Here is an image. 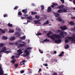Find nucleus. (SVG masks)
<instances>
[{
	"mask_svg": "<svg viewBox=\"0 0 75 75\" xmlns=\"http://www.w3.org/2000/svg\"><path fill=\"white\" fill-rule=\"evenodd\" d=\"M15 57H14V56H12V57H11V58H12V59H14V58H15Z\"/></svg>",
	"mask_w": 75,
	"mask_h": 75,
	"instance_id": "54",
	"label": "nucleus"
},
{
	"mask_svg": "<svg viewBox=\"0 0 75 75\" xmlns=\"http://www.w3.org/2000/svg\"><path fill=\"white\" fill-rule=\"evenodd\" d=\"M57 73H54L52 74V75H57Z\"/></svg>",
	"mask_w": 75,
	"mask_h": 75,
	"instance_id": "50",
	"label": "nucleus"
},
{
	"mask_svg": "<svg viewBox=\"0 0 75 75\" xmlns=\"http://www.w3.org/2000/svg\"><path fill=\"white\" fill-rule=\"evenodd\" d=\"M44 41L45 42H47V41H50V40H47V39H46L44 40Z\"/></svg>",
	"mask_w": 75,
	"mask_h": 75,
	"instance_id": "35",
	"label": "nucleus"
},
{
	"mask_svg": "<svg viewBox=\"0 0 75 75\" xmlns=\"http://www.w3.org/2000/svg\"><path fill=\"white\" fill-rule=\"evenodd\" d=\"M67 12V9L64 8L62 10V13H66Z\"/></svg>",
	"mask_w": 75,
	"mask_h": 75,
	"instance_id": "15",
	"label": "nucleus"
},
{
	"mask_svg": "<svg viewBox=\"0 0 75 75\" xmlns=\"http://www.w3.org/2000/svg\"><path fill=\"white\" fill-rule=\"evenodd\" d=\"M65 42L66 43H68V42H69V40H68V39H66Z\"/></svg>",
	"mask_w": 75,
	"mask_h": 75,
	"instance_id": "33",
	"label": "nucleus"
},
{
	"mask_svg": "<svg viewBox=\"0 0 75 75\" xmlns=\"http://www.w3.org/2000/svg\"><path fill=\"white\" fill-rule=\"evenodd\" d=\"M41 9L42 11H44V6L43 5H42L41 6Z\"/></svg>",
	"mask_w": 75,
	"mask_h": 75,
	"instance_id": "21",
	"label": "nucleus"
},
{
	"mask_svg": "<svg viewBox=\"0 0 75 75\" xmlns=\"http://www.w3.org/2000/svg\"><path fill=\"white\" fill-rule=\"evenodd\" d=\"M25 62V60H22V62H20V63H21L23 62Z\"/></svg>",
	"mask_w": 75,
	"mask_h": 75,
	"instance_id": "48",
	"label": "nucleus"
},
{
	"mask_svg": "<svg viewBox=\"0 0 75 75\" xmlns=\"http://www.w3.org/2000/svg\"><path fill=\"white\" fill-rule=\"evenodd\" d=\"M25 18V17H21V18L22 19H23V18Z\"/></svg>",
	"mask_w": 75,
	"mask_h": 75,
	"instance_id": "62",
	"label": "nucleus"
},
{
	"mask_svg": "<svg viewBox=\"0 0 75 75\" xmlns=\"http://www.w3.org/2000/svg\"><path fill=\"white\" fill-rule=\"evenodd\" d=\"M49 33L51 35V34H52V32H51V31H50L49 32Z\"/></svg>",
	"mask_w": 75,
	"mask_h": 75,
	"instance_id": "53",
	"label": "nucleus"
},
{
	"mask_svg": "<svg viewBox=\"0 0 75 75\" xmlns=\"http://www.w3.org/2000/svg\"><path fill=\"white\" fill-rule=\"evenodd\" d=\"M8 16H7V14H5L4 15V17H7Z\"/></svg>",
	"mask_w": 75,
	"mask_h": 75,
	"instance_id": "42",
	"label": "nucleus"
},
{
	"mask_svg": "<svg viewBox=\"0 0 75 75\" xmlns=\"http://www.w3.org/2000/svg\"><path fill=\"white\" fill-rule=\"evenodd\" d=\"M60 28L62 30H67V26H64V27L63 26H60Z\"/></svg>",
	"mask_w": 75,
	"mask_h": 75,
	"instance_id": "7",
	"label": "nucleus"
},
{
	"mask_svg": "<svg viewBox=\"0 0 75 75\" xmlns=\"http://www.w3.org/2000/svg\"><path fill=\"white\" fill-rule=\"evenodd\" d=\"M0 31H1L3 34H4L5 33V31L1 29H0Z\"/></svg>",
	"mask_w": 75,
	"mask_h": 75,
	"instance_id": "25",
	"label": "nucleus"
},
{
	"mask_svg": "<svg viewBox=\"0 0 75 75\" xmlns=\"http://www.w3.org/2000/svg\"><path fill=\"white\" fill-rule=\"evenodd\" d=\"M50 34L49 33H48L47 34V37H50Z\"/></svg>",
	"mask_w": 75,
	"mask_h": 75,
	"instance_id": "44",
	"label": "nucleus"
},
{
	"mask_svg": "<svg viewBox=\"0 0 75 75\" xmlns=\"http://www.w3.org/2000/svg\"><path fill=\"white\" fill-rule=\"evenodd\" d=\"M73 37H74V38H74V39H75V36L74 35L73 36Z\"/></svg>",
	"mask_w": 75,
	"mask_h": 75,
	"instance_id": "63",
	"label": "nucleus"
},
{
	"mask_svg": "<svg viewBox=\"0 0 75 75\" xmlns=\"http://www.w3.org/2000/svg\"><path fill=\"white\" fill-rule=\"evenodd\" d=\"M45 67H47V66H48V64H45Z\"/></svg>",
	"mask_w": 75,
	"mask_h": 75,
	"instance_id": "58",
	"label": "nucleus"
},
{
	"mask_svg": "<svg viewBox=\"0 0 75 75\" xmlns=\"http://www.w3.org/2000/svg\"><path fill=\"white\" fill-rule=\"evenodd\" d=\"M54 54H57V51H54Z\"/></svg>",
	"mask_w": 75,
	"mask_h": 75,
	"instance_id": "56",
	"label": "nucleus"
},
{
	"mask_svg": "<svg viewBox=\"0 0 75 75\" xmlns=\"http://www.w3.org/2000/svg\"><path fill=\"white\" fill-rule=\"evenodd\" d=\"M42 34L41 33H38V34H36V35H37V36H38V35H41Z\"/></svg>",
	"mask_w": 75,
	"mask_h": 75,
	"instance_id": "36",
	"label": "nucleus"
},
{
	"mask_svg": "<svg viewBox=\"0 0 75 75\" xmlns=\"http://www.w3.org/2000/svg\"><path fill=\"white\" fill-rule=\"evenodd\" d=\"M58 4L57 3H52V5L50 6V7L53 8L54 9H61L64 7V6L63 5L58 6Z\"/></svg>",
	"mask_w": 75,
	"mask_h": 75,
	"instance_id": "2",
	"label": "nucleus"
},
{
	"mask_svg": "<svg viewBox=\"0 0 75 75\" xmlns=\"http://www.w3.org/2000/svg\"><path fill=\"white\" fill-rule=\"evenodd\" d=\"M69 45H66L65 47V48H66V49H67V48H69Z\"/></svg>",
	"mask_w": 75,
	"mask_h": 75,
	"instance_id": "32",
	"label": "nucleus"
},
{
	"mask_svg": "<svg viewBox=\"0 0 75 75\" xmlns=\"http://www.w3.org/2000/svg\"><path fill=\"white\" fill-rule=\"evenodd\" d=\"M71 19H75V16L72 17H71Z\"/></svg>",
	"mask_w": 75,
	"mask_h": 75,
	"instance_id": "52",
	"label": "nucleus"
},
{
	"mask_svg": "<svg viewBox=\"0 0 75 75\" xmlns=\"http://www.w3.org/2000/svg\"><path fill=\"white\" fill-rule=\"evenodd\" d=\"M56 20L57 21H59L60 22H62V19L59 18H58L56 19Z\"/></svg>",
	"mask_w": 75,
	"mask_h": 75,
	"instance_id": "10",
	"label": "nucleus"
},
{
	"mask_svg": "<svg viewBox=\"0 0 75 75\" xmlns=\"http://www.w3.org/2000/svg\"><path fill=\"white\" fill-rule=\"evenodd\" d=\"M18 8V6H16L14 8V10H16V9H17Z\"/></svg>",
	"mask_w": 75,
	"mask_h": 75,
	"instance_id": "43",
	"label": "nucleus"
},
{
	"mask_svg": "<svg viewBox=\"0 0 75 75\" xmlns=\"http://www.w3.org/2000/svg\"><path fill=\"white\" fill-rule=\"evenodd\" d=\"M37 14V12H33L31 13V14L32 15H35V14Z\"/></svg>",
	"mask_w": 75,
	"mask_h": 75,
	"instance_id": "23",
	"label": "nucleus"
},
{
	"mask_svg": "<svg viewBox=\"0 0 75 75\" xmlns=\"http://www.w3.org/2000/svg\"><path fill=\"white\" fill-rule=\"evenodd\" d=\"M15 61H16V60L15 59H13L12 60V61H11V62H12V64H14Z\"/></svg>",
	"mask_w": 75,
	"mask_h": 75,
	"instance_id": "28",
	"label": "nucleus"
},
{
	"mask_svg": "<svg viewBox=\"0 0 75 75\" xmlns=\"http://www.w3.org/2000/svg\"><path fill=\"white\" fill-rule=\"evenodd\" d=\"M4 45V44L3 43H1L0 44V47H3Z\"/></svg>",
	"mask_w": 75,
	"mask_h": 75,
	"instance_id": "39",
	"label": "nucleus"
},
{
	"mask_svg": "<svg viewBox=\"0 0 75 75\" xmlns=\"http://www.w3.org/2000/svg\"><path fill=\"white\" fill-rule=\"evenodd\" d=\"M53 14L55 15V16L56 17H58V16H59V13H55V12L53 13Z\"/></svg>",
	"mask_w": 75,
	"mask_h": 75,
	"instance_id": "14",
	"label": "nucleus"
},
{
	"mask_svg": "<svg viewBox=\"0 0 75 75\" xmlns=\"http://www.w3.org/2000/svg\"><path fill=\"white\" fill-rule=\"evenodd\" d=\"M52 10V9L50 7H49L47 8V12H51V11Z\"/></svg>",
	"mask_w": 75,
	"mask_h": 75,
	"instance_id": "13",
	"label": "nucleus"
},
{
	"mask_svg": "<svg viewBox=\"0 0 75 75\" xmlns=\"http://www.w3.org/2000/svg\"><path fill=\"white\" fill-rule=\"evenodd\" d=\"M15 35H17V37H19L20 36V35H21V33L18 32H16L15 33Z\"/></svg>",
	"mask_w": 75,
	"mask_h": 75,
	"instance_id": "9",
	"label": "nucleus"
},
{
	"mask_svg": "<svg viewBox=\"0 0 75 75\" xmlns=\"http://www.w3.org/2000/svg\"><path fill=\"white\" fill-rule=\"evenodd\" d=\"M49 24V21L48 20H47L43 24V25H47V24Z\"/></svg>",
	"mask_w": 75,
	"mask_h": 75,
	"instance_id": "16",
	"label": "nucleus"
},
{
	"mask_svg": "<svg viewBox=\"0 0 75 75\" xmlns=\"http://www.w3.org/2000/svg\"><path fill=\"white\" fill-rule=\"evenodd\" d=\"M22 14V13L21 12V11H20L18 12V16H21Z\"/></svg>",
	"mask_w": 75,
	"mask_h": 75,
	"instance_id": "27",
	"label": "nucleus"
},
{
	"mask_svg": "<svg viewBox=\"0 0 75 75\" xmlns=\"http://www.w3.org/2000/svg\"><path fill=\"white\" fill-rule=\"evenodd\" d=\"M32 48H33L31 47H28L27 48H26L27 50H25V54H26L29 55V52L27 51V50H32Z\"/></svg>",
	"mask_w": 75,
	"mask_h": 75,
	"instance_id": "5",
	"label": "nucleus"
},
{
	"mask_svg": "<svg viewBox=\"0 0 75 75\" xmlns=\"http://www.w3.org/2000/svg\"><path fill=\"white\" fill-rule=\"evenodd\" d=\"M73 3L75 5V0H73Z\"/></svg>",
	"mask_w": 75,
	"mask_h": 75,
	"instance_id": "55",
	"label": "nucleus"
},
{
	"mask_svg": "<svg viewBox=\"0 0 75 75\" xmlns=\"http://www.w3.org/2000/svg\"><path fill=\"white\" fill-rule=\"evenodd\" d=\"M51 61L52 62H55V60L52 59L51 60Z\"/></svg>",
	"mask_w": 75,
	"mask_h": 75,
	"instance_id": "41",
	"label": "nucleus"
},
{
	"mask_svg": "<svg viewBox=\"0 0 75 75\" xmlns=\"http://www.w3.org/2000/svg\"><path fill=\"white\" fill-rule=\"evenodd\" d=\"M8 27H12L13 26V25L9 23L8 24Z\"/></svg>",
	"mask_w": 75,
	"mask_h": 75,
	"instance_id": "22",
	"label": "nucleus"
},
{
	"mask_svg": "<svg viewBox=\"0 0 75 75\" xmlns=\"http://www.w3.org/2000/svg\"><path fill=\"white\" fill-rule=\"evenodd\" d=\"M18 64H16L15 65V67H18Z\"/></svg>",
	"mask_w": 75,
	"mask_h": 75,
	"instance_id": "47",
	"label": "nucleus"
},
{
	"mask_svg": "<svg viewBox=\"0 0 75 75\" xmlns=\"http://www.w3.org/2000/svg\"><path fill=\"white\" fill-rule=\"evenodd\" d=\"M61 31H62V30H57V32H58V33H61Z\"/></svg>",
	"mask_w": 75,
	"mask_h": 75,
	"instance_id": "45",
	"label": "nucleus"
},
{
	"mask_svg": "<svg viewBox=\"0 0 75 75\" xmlns=\"http://www.w3.org/2000/svg\"><path fill=\"white\" fill-rule=\"evenodd\" d=\"M24 71L23 70H22L21 71V74H23V73H24Z\"/></svg>",
	"mask_w": 75,
	"mask_h": 75,
	"instance_id": "49",
	"label": "nucleus"
},
{
	"mask_svg": "<svg viewBox=\"0 0 75 75\" xmlns=\"http://www.w3.org/2000/svg\"><path fill=\"white\" fill-rule=\"evenodd\" d=\"M64 34H67V33L66 32H64Z\"/></svg>",
	"mask_w": 75,
	"mask_h": 75,
	"instance_id": "61",
	"label": "nucleus"
},
{
	"mask_svg": "<svg viewBox=\"0 0 75 75\" xmlns=\"http://www.w3.org/2000/svg\"><path fill=\"white\" fill-rule=\"evenodd\" d=\"M3 40H7V39H8L7 37L5 36H3Z\"/></svg>",
	"mask_w": 75,
	"mask_h": 75,
	"instance_id": "26",
	"label": "nucleus"
},
{
	"mask_svg": "<svg viewBox=\"0 0 75 75\" xmlns=\"http://www.w3.org/2000/svg\"><path fill=\"white\" fill-rule=\"evenodd\" d=\"M14 43H9V45H14Z\"/></svg>",
	"mask_w": 75,
	"mask_h": 75,
	"instance_id": "37",
	"label": "nucleus"
},
{
	"mask_svg": "<svg viewBox=\"0 0 75 75\" xmlns=\"http://www.w3.org/2000/svg\"><path fill=\"white\" fill-rule=\"evenodd\" d=\"M21 65H25V63H23L22 64L21 63Z\"/></svg>",
	"mask_w": 75,
	"mask_h": 75,
	"instance_id": "57",
	"label": "nucleus"
},
{
	"mask_svg": "<svg viewBox=\"0 0 75 75\" xmlns=\"http://www.w3.org/2000/svg\"><path fill=\"white\" fill-rule=\"evenodd\" d=\"M16 45H18V48H20V47H25V45L24 44H21L20 43L18 44V43L16 42L15 43Z\"/></svg>",
	"mask_w": 75,
	"mask_h": 75,
	"instance_id": "6",
	"label": "nucleus"
},
{
	"mask_svg": "<svg viewBox=\"0 0 75 75\" xmlns=\"http://www.w3.org/2000/svg\"><path fill=\"white\" fill-rule=\"evenodd\" d=\"M40 20H36L34 21L35 24H38V22H40Z\"/></svg>",
	"mask_w": 75,
	"mask_h": 75,
	"instance_id": "11",
	"label": "nucleus"
},
{
	"mask_svg": "<svg viewBox=\"0 0 75 75\" xmlns=\"http://www.w3.org/2000/svg\"><path fill=\"white\" fill-rule=\"evenodd\" d=\"M69 23L70 24V25H75V23L72 21L70 22Z\"/></svg>",
	"mask_w": 75,
	"mask_h": 75,
	"instance_id": "20",
	"label": "nucleus"
},
{
	"mask_svg": "<svg viewBox=\"0 0 75 75\" xmlns=\"http://www.w3.org/2000/svg\"><path fill=\"white\" fill-rule=\"evenodd\" d=\"M41 69H40L39 70V71H38V73H40V72H41Z\"/></svg>",
	"mask_w": 75,
	"mask_h": 75,
	"instance_id": "51",
	"label": "nucleus"
},
{
	"mask_svg": "<svg viewBox=\"0 0 75 75\" xmlns=\"http://www.w3.org/2000/svg\"><path fill=\"white\" fill-rule=\"evenodd\" d=\"M68 40H71V43L72 44L73 43H74V44H75V40L74 39V38L72 37H69L67 38Z\"/></svg>",
	"mask_w": 75,
	"mask_h": 75,
	"instance_id": "4",
	"label": "nucleus"
},
{
	"mask_svg": "<svg viewBox=\"0 0 75 75\" xmlns=\"http://www.w3.org/2000/svg\"><path fill=\"white\" fill-rule=\"evenodd\" d=\"M21 40H25V36H24L22 37L21 38Z\"/></svg>",
	"mask_w": 75,
	"mask_h": 75,
	"instance_id": "29",
	"label": "nucleus"
},
{
	"mask_svg": "<svg viewBox=\"0 0 75 75\" xmlns=\"http://www.w3.org/2000/svg\"><path fill=\"white\" fill-rule=\"evenodd\" d=\"M64 54V52H63V51L62 52L61 54H62V55H63V54Z\"/></svg>",
	"mask_w": 75,
	"mask_h": 75,
	"instance_id": "59",
	"label": "nucleus"
},
{
	"mask_svg": "<svg viewBox=\"0 0 75 75\" xmlns=\"http://www.w3.org/2000/svg\"><path fill=\"white\" fill-rule=\"evenodd\" d=\"M64 32L63 31H62L60 33V35H61L62 36H59V35H58L54 34L51 36L50 38L52 40H55V38L57 39H58L55 40L54 41V42L57 43H60V42H61V39H60V38H64Z\"/></svg>",
	"mask_w": 75,
	"mask_h": 75,
	"instance_id": "1",
	"label": "nucleus"
},
{
	"mask_svg": "<svg viewBox=\"0 0 75 75\" xmlns=\"http://www.w3.org/2000/svg\"><path fill=\"white\" fill-rule=\"evenodd\" d=\"M40 17V16H38L37 15H36L35 16V18H36V19H39Z\"/></svg>",
	"mask_w": 75,
	"mask_h": 75,
	"instance_id": "30",
	"label": "nucleus"
},
{
	"mask_svg": "<svg viewBox=\"0 0 75 75\" xmlns=\"http://www.w3.org/2000/svg\"><path fill=\"white\" fill-rule=\"evenodd\" d=\"M4 53H7V54H8V53H10V51H5L4 52Z\"/></svg>",
	"mask_w": 75,
	"mask_h": 75,
	"instance_id": "34",
	"label": "nucleus"
},
{
	"mask_svg": "<svg viewBox=\"0 0 75 75\" xmlns=\"http://www.w3.org/2000/svg\"><path fill=\"white\" fill-rule=\"evenodd\" d=\"M15 40V37H11L10 38V40L11 41H13Z\"/></svg>",
	"mask_w": 75,
	"mask_h": 75,
	"instance_id": "19",
	"label": "nucleus"
},
{
	"mask_svg": "<svg viewBox=\"0 0 75 75\" xmlns=\"http://www.w3.org/2000/svg\"><path fill=\"white\" fill-rule=\"evenodd\" d=\"M29 55L28 54H23V57L24 58H25L27 57V56H28Z\"/></svg>",
	"mask_w": 75,
	"mask_h": 75,
	"instance_id": "31",
	"label": "nucleus"
},
{
	"mask_svg": "<svg viewBox=\"0 0 75 75\" xmlns=\"http://www.w3.org/2000/svg\"><path fill=\"white\" fill-rule=\"evenodd\" d=\"M3 71V68L1 67V66L0 65V75H3V72L1 71Z\"/></svg>",
	"mask_w": 75,
	"mask_h": 75,
	"instance_id": "8",
	"label": "nucleus"
},
{
	"mask_svg": "<svg viewBox=\"0 0 75 75\" xmlns=\"http://www.w3.org/2000/svg\"><path fill=\"white\" fill-rule=\"evenodd\" d=\"M60 1L62 2V4H64V0H60Z\"/></svg>",
	"mask_w": 75,
	"mask_h": 75,
	"instance_id": "46",
	"label": "nucleus"
},
{
	"mask_svg": "<svg viewBox=\"0 0 75 75\" xmlns=\"http://www.w3.org/2000/svg\"><path fill=\"white\" fill-rule=\"evenodd\" d=\"M7 50V49H6V47H3L1 50L2 51V52H4L5 51H6Z\"/></svg>",
	"mask_w": 75,
	"mask_h": 75,
	"instance_id": "12",
	"label": "nucleus"
},
{
	"mask_svg": "<svg viewBox=\"0 0 75 75\" xmlns=\"http://www.w3.org/2000/svg\"><path fill=\"white\" fill-rule=\"evenodd\" d=\"M73 10H75V7L73 8Z\"/></svg>",
	"mask_w": 75,
	"mask_h": 75,
	"instance_id": "64",
	"label": "nucleus"
},
{
	"mask_svg": "<svg viewBox=\"0 0 75 75\" xmlns=\"http://www.w3.org/2000/svg\"><path fill=\"white\" fill-rule=\"evenodd\" d=\"M27 18L28 20H32V16H29L27 17Z\"/></svg>",
	"mask_w": 75,
	"mask_h": 75,
	"instance_id": "24",
	"label": "nucleus"
},
{
	"mask_svg": "<svg viewBox=\"0 0 75 75\" xmlns=\"http://www.w3.org/2000/svg\"><path fill=\"white\" fill-rule=\"evenodd\" d=\"M59 57H62V56H64V54H60L59 55H58Z\"/></svg>",
	"mask_w": 75,
	"mask_h": 75,
	"instance_id": "40",
	"label": "nucleus"
},
{
	"mask_svg": "<svg viewBox=\"0 0 75 75\" xmlns=\"http://www.w3.org/2000/svg\"><path fill=\"white\" fill-rule=\"evenodd\" d=\"M57 11L59 13H62V9L58 10Z\"/></svg>",
	"mask_w": 75,
	"mask_h": 75,
	"instance_id": "18",
	"label": "nucleus"
},
{
	"mask_svg": "<svg viewBox=\"0 0 75 75\" xmlns=\"http://www.w3.org/2000/svg\"><path fill=\"white\" fill-rule=\"evenodd\" d=\"M39 52L41 53V54H42L43 53V52L42 51V50H41L40 49H39Z\"/></svg>",
	"mask_w": 75,
	"mask_h": 75,
	"instance_id": "38",
	"label": "nucleus"
},
{
	"mask_svg": "<svg viewBox=\"0 0 75 75\" xmlns=\"http://www.w3.org/2000/svg\"><path fill=\"white\" fill-rule=\"evenodd\" d=\"M22 12L24 14H26L27 13V11L26 10L23 9L22 11Z\"/></svg>",
	"mask_w": 75,
	"mask_h": 75,
	"instance_id": "17",
	"label": "nucleus"
},
{
	"mask_svg": "<svg viewBox=\"0 0 75 75\" xmlns=\"http://www.w3.org/2000/svg\"><path fill=\"white\" fill-rule=\"evenodd\" d=\"M9 33H11V30H9Z\"/></svg>",
	"mask_w": 75,
	"mask_h": 75,
	"instance_id": "60",
	"label": "nucleus"
},
{
	"mask_svg": "<svg viewBox=\"0 0 75 75\" xmlns=\"http://www.w3.org/2000/svg\"><path fill=\"white\" fill-rule=\"evenodd\" d=\"M17 52L18 53V56H16V57L18 58H19V57L20 56V54L23 53V52H22V50L21 49L18 50H17Z\"/></svg>",
	"mask_w": 75,
	"mask_h": 75,
	"instance_id": "3",
	"label": "nucleus"
}]
</instances>
